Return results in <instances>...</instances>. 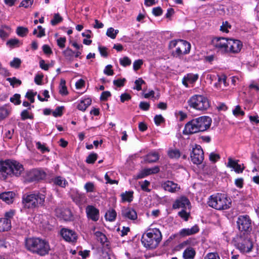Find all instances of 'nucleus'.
I'll return each instance as SVG.
<instances>
[{
	"label": "nucleus",
	"instance_id": "nucleus-1",
	"mask_svg": "<svg viewBox=\"0 0 259 259\" xmlns=\"http://www.w3.org/2000/svg\"><path fill=\"white\" fill-rule=\"evenodd\" d=\"M23 166L15 160L0 161V179L6 180L8 177H19L24 171Z\"/></svg>",
	"mask_w": 259,
	"mask_h": 259
},
{
	"label": "nucleus",
	"instance_id": "nucleus-2",
	"mask_svg": "<svg viewBox=\"0 0 259 259\" xmlns=\"http://www.w3.org/2000/svg\"><path fill=\"white\" fill-rule=\"evenodd\" d=\"M25 247L32 253L40 256L48 254L50 250L49 244L45 240L40 238L30 237L25 240Z\"/></svg>",
	"mask_w": 259,
	"mask_h": 259
},
{
	"label": "nucleus",
	"instance_id": "nucleus-3",
	"mask_svg": "<svg viewBox=\"0 0 259 259\" xmlns=\"http://www.w3.org/2000/svg\"><path fill=\"white\" fill-rule=\"evenodd\" d=\"M162 239L161 232L158 229H150L143 234L141 241L144 247L148 249H154Z\"/></svg>",
	"mask_w": 259,
	"mask_h": 259
},
{
	"label": "nucleus",
	"instance_id": "nucleus-4",
	"mask_svg": "<svg viewBox=\"0 0 259 259\" xmlns=\"http://www.w3.org/2000/svg\"><path fill=\"white\" fill-rule=\"evenodd\" d=\"M46 196L40 193L25 194L22 197V203L25 208L34 209L45 205Z\"/></svg>",
	"mask_w": 259,
	"mask_h": 259
},
{
	"label": "nucleus",
	"instance_id": "nucleus-5",
	"mask_svg": "<svg viewBox=\"0 0 259 259\" xmlns=\"http://www.w3.org/2000/svg\"><path fill=\"white\" fill-rule=\"evenodd\" d=\"M231 200L226 194L217 193L211 195L207 202L208 205L217 210H225L231 205Z\"/></svg>",
	"mask_w": 259,
	"mask_h": 259
},
{
	"label": "nucleus",
	"instance_id": "nucleus-6",
	"mask_svg": "<svg viewBox=\"0 0 259 259\" xmlns=\"http://www.w3.org/2000/svg\"><path fill=\"white\" fill-rule=\"evenodd\" d=\"M188 103L190 107L201 111L206 110L210 107L208 99L200 95L192 96L188 100Z\"/></svg>",
	"mask_w": 259,
	"mask_h": 259
},
{
	"label": "nucleus",
	"instance_id": "nucleus-7",
	"mask_svg": "<svg viewBox=\"0 0 259 259\" xmlns=\"http://www.w3.org/2000/svg\"><path fill=\"white\" fill-rule=\"evenodd\" d=\"M237 248L242 252H249L253 247L250 234H240L237 238Z\"/></svg>",
	"mask_w": 259,
	"mask_h": 259
},
{
	"label": "nucleus",
	"instance_id": "nucleus-8",
	"mask_svg": "<svg viewBox=\"0 0 259 259\" xmlns=\"http://www.w3.org/2000/svg\"><path fill=\"white\" fill-rule=\"evenodd\" d=\"M252 221L248 215H241L237 217L236 226L240 234H250L252 230Z\"/></svg>",
	"mask_w": 259,
	"mask_h": 259
},
{
	"label": "nucleus",
	"instance_id": "nucleus-9",
	"mask_svg": "<svg viewBox=\"0 0 259 259\" xmlns=\"http://www.w3.org/2000/svg\"><path fill=\"white\" fill-rule=\"evenodd\" d=\"M198 123L199 122L197 118L189 121L185 124L183 134L185 135H190L202 132Z\"/></svg>",
	"mask_w": 259,
	"mask_h": 259
},
{
	"label": "nucleus",
	"instance_id": "nucleus-10",
	"mask_svg": "<svg viewBox=\"0 0 259 259\" xmlns=\"http://www.w3.org/2000/svg\"><path fill=\"white\" fill-rule=\"evenodd\" d=\"M229 39L225 37H215L211 40V44L218 52L227 53Z\"/></svg>",
	"mask_w": 259,
	"mask_h": 259
},
{
	"label": "nucleus",
	"instance_id": "nucleus-11",
	"mask_svg": "<svg viewBox=\"0 0 259 259\" xmlns=\"http://www.w3.org/2000/svg\"><path fill=\"white\" fill-rule=\"evenodd\" d=\"M191 159L195 164H201L204 159V153L201 147L198 145H195L191 153Z\"/></svg>",
	"mask_w": 259,
	"mask_h": 259
},
{
	"label": "nucleus",
	"instance_id": "nucleus-12",
	"mask_svg": "<svg viewBox=\"0 0 259 259\" xmlns=\"http://www.w3.org/2000/svg\"><path fill=\"white\" fill-rule=\"evenodd\" d=\"M85 212L87 218L94 222H97L99 220V210L93 205H89L85 208Z\"/></svg>",
	"mask_w": 259,
	"mask_h": 259
},
{
	"label": "nucleus",
	"instance_id": "nucleus-13",
	"mask_svg": "<svg viewBox=\"0 0 259 259\" xmlns=\"http://www.w3.org/2000/svg\"><path fill=\"white\" fill-rule=\"evenodd\" d=\"M242 47V42L237 39H229L227 53H238Z\"/></svg>",
	"mask_w": 259,
	"mask_h": 259
},
{
	"label": "nucleus",
	"instance_id": "nucleus-14",
	"mask_svg": "<svg viewBox=\"0 0 259 259\" xmlns=\"http://www.w3.org/2000/svg\"><path fill=\"white\" fill-rule=\"evenodd\" d=\"M60 233L63 239L67 242H74L77 240L76 234L71 230L63 228L61 230Z\"/></svg>",
	"mask_w": 259,
	"mask_h": 259
},
{
	"label": "nucleus",
	"instance_id": "nucleus-15",
	"mask_svg": "<svg viewBox=\"0 0 259 259\" xmlns=\"http://www.w3.org/2000/svg\"><path fill=\"white\" fill-rule=\"evenodd\" d=\"M46 176V174L44 171L37 169H32L28 175L29 181L31 182L42 180L45 178Z\"/></svg>",
	"mask_w": 259,
	"mask_h": 259
},
{
	"label": "nucleus",
	"instance_id": "nucleus-16",
	"mask_svg": "<svg viewBox=\"0 0 259 259\" xmlns=\"http://www.w3.org/2000/svg\"><path fill=\"white\" fill-rule=\"evenodd\" d=\"M199 122V126H200L202 132L207 131L209 128L212 120L211 118L207 116H202L197 118Z\"/></svg>",
	"mask_w": 259,
	"mask_h": 259
},
{
	"label": "nucleus",
	"instance_id": "nucleus-17",
	"mask_svg": "<svg viewBox=\"0 0 259 259\" xmlns=\"http://www.w3.org/2000/svg\"><path fill=\"white\" fill-rule=\"evenodd\" d=\"M122 216L131 220H135L137 219V213L135 209L131 207H124L121 210Z\"/></svg>",
	"mask_w": 259,
	"mask_h": 259
},
{
	"label": "nucleus",
	"instance_id": "nucleus-18",
	"mask_svg": "<svg viewBox=\"0 0 259 259\" xmlns=\"http://www.w3.org/2000/svg\"><path fill=\"white\" fill-rule=\"evenodd\" d=\"M161 186L165 191L171 193L176 192L180 189L177 184L171 181H167L163 183Z\"/></svg>",
	"mask_w": 259,
	"mask_h": 259
},
{
	"label": "nucleus",
	"instance_id": "nucleus-19",
	"mask_svg": "<svg viewBox=\"0 0 259 259\" xmlns=\"http://www.w3.org/2000/svg\"><path fill=\"white\" fill-rule=\"evenodd\" d=\"M190 204L189 199L186 197H182L176 200L172 205L174 209L182 208L183 209H186Z\"/></svg>",
	"mask_w": 259,
	"mask_h": 259
},
{
	"label": "nucleus",
	"instance_id": "nucleus-20",
	"mask_svg": "<svg viewBox=\"0 0 259 259\" xmlns=\"http://www.w3.org/2000/svg\"><path fill=\"white\" fill-rule=\"evenodd\" d=\"M73 201L78 206H81L87 202V197L84 194L76 193L71 196Z\"/></svg>",
	"mask_w": 259,
	"mask_h": 259
},
{
	"label": "nucleus",
	"instance_id": "nucleus-21",
	"mask_svg": "<svg viewBox=\"0 0 259 259\" xmlns=\"http://www.w3.org/2000/svg\"><path fill=\"white\" fill-rule=\"evenodd\" d=\"M15 196V193L12 191L5 192L0 194V199L8 204L13 202Z\"/></svg>",
	"mask_w": 259,
	"mask_h": 259
},
{
	"label": "nucleus",
	"instance_id": "nucleus-22",
	"mask_svg": "<svg viewBox=\"0 0 259 259\" xmlns=\"http://www.w3.org/2000/svg\"><path fill=\"white\" fill-rule=\"evenodd\" d=\"M199 228L197 225H195L191 228H185L182 229L180 232V235L182 237L190 236L198 232Z\"/></svg>",
	"mask_w": 259,
	"mask_h": 259
},
{
	"label": "nucleus",
	"instance_id": "nucleus-23",
	"mask_svg": "<svg viewBox=\"0 0 259 259\" xmlns=\"http://www.w3.org/2000/svg\"><path fill=\"white\" fill-rule=\"evenodd\" d=\"M160 171V168L158 166H155L153 167L150 168H146L144 169L142 172L138 176V178H142L145 177V176L151 175V174H155L159 172Z\"/></svg>",
	"mask_w": 259,
	"mask_h": 259
},
{
	"label": "nucleus",
	"instance_id": "nucleus-24",
	"mask_svg": "<svg viewBox=\"0 0 259 259\" xmlns=\"http://www.w3.org/2000/svg\"><path fill=\"white\" fill-rule=\"evenodd\" d=\"M178 46L180 48L181 50H182L184 55L187 54L190 52L191 45L187 41L182 39L179 40V44Z\"/></svg>",
	"mask_w": 259,
	"mask_h": 259
},
{
	"label": "nucleus",
	"instance_id": "nucleus-25",
	"mask_svg": "<svg viewBox=\"0 0 259 259\" xmlns=\"http://www.w3.org/2000/svg\"><path fill=\"white\" fill-rule=\"evenodd\" d=\"M195 255V250L192 247H189L184 251L183 253V257L184 259H194Z\"/></svg>",
	"mask_w": 259,
	"mask_h": 259
},
{
	"label": "nucleus",
	"instance_id": "nucleus-26",
	"mask_svg": "<svg viewBox=\"0 0 259 259\" xmlns=\"http://www.w3.org/2000/svg\"><path fill=\"white\" fill-rule=\"evenodd\" d=\"M11 227L10 220L7 219H0V232L7 231Z\"/></svg>",
	"mask_w": 259,
	"mask_h": 259
},
{
	"label": "nucleus",
	"instance_id": "nucleus-27",
	"mask_svg": "<svg viewBox=\"0 0 259 259\" xmlns=\"http://www.w3.org/2000/svg\"><path fill=\"white\" fill-rule=\"evenodd\" d=\"M159 158V155L156 152L148 154L144 158L145 161L148 163L155 162Z\"/></svg>",
	"mask_w": 259,
	"mask_h": 259
},
{
	"label": "nucleus",
	"instance_id": "nucleus-28",
	"mask_svg": "<svg viewBox=\"0 0 259 259\" xmlns=\"http://www.w3.org/2000/svg\"><path fill=\"white\" fill-rule=\"evenodd\" d=\"M133 191H126L125 193H122L120 194L122 202H131L133 199Z\"/></svg>",
	"mask_w": 259,
	"mask_h": 259
},
{
	"label": "nucleus",
	"instance_id": "nucleus-29",
	"mask_svg": "<svg viewBox=\"0 0 259 259\" xmlns=\"http://www.w3.org/2000/svg\"><path fill=\"white\" fill-rule=\"evenodd\" d=\"M62 219L65 221H71L73 220V215L69 209H64L61 212Z\"/></svg>",
	"mask_w": 259,
	"mask_h": 259
},
{
	"label": "nucleus",
	"instance_id": "nucleus-30",
	"mask_svg": "<svg viewBox=\"0 0 259 259\" xmlns=\"http://www.w3.org/2000/svg\"><path fill=\"white\" fill-rule=\"evenodd\" d=\"M53 181L54 184L62 188H65L68 184V182L66 180L60 176L55 178L53 179Z\"/></svg>",
	"mask_w": 259,
	"mask_h": 259
},
{
	"label": "nucleus",
	"instance_id": "nucleus-31",
	"mask_svg": "<svg viewBox=\"0 0 259 259\" xmlns=\"http://www.w3.org/2000/svg\"><path fill=\"white\" fill-rule=\"evenodd\" d=\"M117 215V213L116 211L113 209H109L107 211V212L105 214V219L107 221L110 222H113L115 221L116 217Z\"/></svg>",
	"mask_w": 259,
	"mask_h": 259
},
{
	"label": "nucleus",
	"instance_id": "nucleus-32",
	"mask_svg": "<svg viewBox=\"0 0 259 259\" xmlns=\"http://www.w3.org/2000/svg\"><path fill=\"white\" fill-rule=\"evenodd\" d=\"M22 45V43L17 38H11L6 42V45L10 48L18 47Z\"/></svg>",
	"mask_w": 259,
	"mask_h": 259
},
{
	"label": "nucleus",
	"instance_id": "nucleus-33",
	"mask_svg": "<svg viewBox=\"0 0 259 259\" xmlns=\"http://www.w3.org/2000/svg\"><path fill=\"white\" fill-rule=\"evenodd\" d=\"M197 241L194 239H191L189 238V239L187 240L186 241H185L179 244L177 246L178 249H182L184 248L185 246H186L187 245H194L195 243H196Z\"/></svg>",
	"mask_w": 259,
	"mask_h": 259
},
{
	"label": "nucleus",
	"instance_id": "nucleus-34",
	"mask_svg": "<svg viewBox=\"0 0 259 259\" xmlns=\"http://www.w3.org/2000/svg\"><path fill=\"white\" fill-rule=\"evenodd\" d=\"M17 34L21 37H25L28 33L29 30L27 27L18 26L16 29Z\"/></svg>",
	"mask_w": 259,
	"mask_h": 259
},
{
	"label": "nucleus",
	"instance_id": "nucleus-35",
	"mask_svg": "<svg viewBox=\"0 0 259 259\" xmlns=\"http://www.w3.org/2000/svg\"><path fill=\"white\" fill-rule=\"evenodd\" d=\"M11 112L10 109L6 108V106L0 107V120H3L8 116Z\"/></svg>",
	"mask_w": 259,
	"mask_h": 259
},
{
	"label": "nucleus",
	"instance_id": "nucleus-36",
	"mask_svg": "<svg viewBox=\"0 0 259 259\" xmlns=\"http://www.w3.org/2000/svg\"><path fill=\"white\" fill-rule=\"evenodd\" d=\"M63 54L66 59L72 61L75 53L71 49L68 48L63 52Z\"/></svg>",
	"mask_w": 259,
	"mask_h": 259
},
{
	"label": "nucleus",
	"instance_id": "nucleus-37",
	"mask_svg": "<svg viewBox=\"0 0 259 259\" xmlns=\"http://www.w3.org/2000/svg\"><path fill=\"white\" fill-rule=\"evenodd\" d=\"M167 154L168 156L172 159H178L181 156L180 151L178 149L169 150Z\"/></svg>",
	"mask_w": 259,
	"mask_h": 259
},
{
	"label": "nucleus",
	"instance_id": "nucleus-38",
	"mask_svg": "<svg viewBox=\"0 0 259 259\" xmlns=\"http://www.w3.org/2000/svg\"><path fill=\"white\" fill-rule=\"evenodd\" d=\"M21 117L22 120H25L27 119H32L33 118V115L30 113L28 109H25L21 112Z\"/></svg>",
	"mask_w": 259,
	"mask_h": 259
},
{
	"label": "nucleus",
	"instance_id": "nucleus-39",
	"mask_svg": "<svg viewBox=\"0 0 259 259\" xmlns=\"http://www.w3.org/2000/svg\"><path fill=\"white\" fill-rule=\"evenodd\" d=\"M95 235L98 238V241H99L102 244H105V242H107V238L106 235L101 232L97 231L95 232Z\"/></svg>",
	"mask_w": 259,
	"mask_h": 259
},
{
	"label": "nucleus",
	"instance_id": "nucleus-40",
	"mask_svg": "<svg viewBox=\"0 0 259 259\" xmlns=\"http://www.w3.org/2000/svg\"><path fill=\"white\" fill-rule=\"evenodd\" d=\"M65 80L61 79L60 83V90L59 93L62 95H67L68 94V91L67 87L65 85Z\"/></svg>",
	"mask_w": 259,
	"mask_h": 259
},
{
	"label": "nucleus",
	"instance_id": "nucleus-41",
	"mask_svg": "<svg viewBox=\"0 0 259 259\" xmlns=\"http://www.w3.org/2000/svg\"><path fill=\"white\" fill-rule=\"evenodd\" d=\"M118 32V30H115L113 28L110 27L107 30L106 35L111 38L114 39Z\"/></svg>",
	"mask_w": 259,
	"mask_h": 259
},
{
	"label": "nucleus",
	"instance_id": "nucleus-42",
	"mask_svg": "<svg viewBox=\"0 0 259 259\" xmlns=\"http://www.w3.org/2000/svg\"><path fill=\"white\" fill-rule=\"evenodd\" d=\"M6 80L10 82L11 85H12L13 88L16 85H20L22 83L21 81L15 77H13L12 78H7Z\"/></svg>",
	"mask_w": 259,
	"mask_h": 259
},
{
	"label": "nucleus",
	"instance_id": "nucleus-43",
	"mask_svg": "<svg viewBox=\"0 0 259 259\" xmlns=\"http://www.w3.org/2000/svg\"><path fill=\"white\" fill-rule=\"evenodd\" d=\"M97 157L98 155L96 153H92L87 157L85 161L88 163L93 164L97 160Z\"/></svg>",
	"mask_w": 259,
	"mask_h": 259
},
{
	"label": "nucleus",
	"instance_id": "nucleus-44",
	"mask_svg": "<svg viewBox=\"0 0 259 259\" xmlns=\"http://www.w3.org/2000/svg\"><path fill=\"white\" fill-rule=\"evenodd\" d=\"M62 20L63 18L58 13L55 14L53 19L51 21V23L52 25L54 26L62 22Z\"/></svg>",
	"mask_w": 259,
	"mask_h": 259
},
{
	"label": "nucleus",
	"instance_id": "nucleus-45",
	"mask_svg": "<svg viewBox=\"0 0 259 259\" xmlns=\"http://www.w3.org/2000/svg\"><path fill=\"white\" fill-rule=\"evenodd\" d=\"M119 62L121 65L123 67L130 66L132 63L131 60L128 57H124L119 59Z\"/></svg>",
	"mask_w": 259,
	"mask_h": 259
},
{
	"label": "nucleus",
	"instance_id": "nucleus-46",
	"mask_svg": "<svg viewBox=\"0 0 259 259\" xmlns=\"http://www.w3.org/2000/svg\"><path fill=\"white\" fill-rule=\"evenodd\" d=\"M185 77V79H187V80L190 83H191L196 81L198 78V75L197 74H193L192 73L188 74Z\"/></svg>",
	"mask_w": 259,
	"mask_h": 259
},
{
	"label": "nucleus",
	"instance_id": "nucleus-47",
	"mask_svg": "<svg viewBox=\"0 0 259 259\" xmlns=\"http://www.w3.org/2000/svg\"><path fill=\"white\" fill-rule=\"evenodd\" d=\"M21 61L18 58H15L10 63V65L12 67L19 68L20 66Z\"/></svg>",
	"mask_w": 259,
	"mask_h": 259
},
{
	"label": "nucleus",
	"instance_id": "nucleus-48",
	"mask_svg": "<svg viewBox=\"0 0 259 259\" xmlns=\"http://www.w3.org/2000/svg\"><path fill=\"white\" fill-rule=\"evenodd\" d=\"M10 101L17 105L20 104V95L18 94H15L12 97L10 98Z\"/></svg>",
	"mask_w": 259,
	"mask_h": 259
},
{
	"label": "nucleus",
	"instance_id": "nucleus-49",
	"mask_svg": "<svg viewBox=\"0 0 259 259\" xmlns=\"http://www.w3.org/2000/svg\"><path fill=\"white\" fill-rule=\"evenodd\" d=\"M233 113L236 117L239 115L243 116L245 114L244 112L241 110L239 105H237L235 107V109L233 110Z\"/></svg>",
	"mask_w": 259,
	"mask_h": 259
},
{
	"label": "nucleus",
	"instance_id": "nucleus-50",
	"mask_svg": "<svg viewBox=\"0 0 259 259\" xmlns=\"http://www.w3.org/2000/svg\"><path fill=\"white\" fill-rule=\"evenodd\" d=\"M34 0H23L22 1L19 7H24L25 8H28L31 6L33 3Z\"/></svg>",
	"mask_w": 259,
	"mask_h": 259
},
{
	"label": "nucleus",
	"instance_id": "nucleus-51",
	"mask_svg": "<svg viewBox=\"0 0 259 259\" xmlns=\"http://www.w3.org/2000/svg\"><path fill=\"white\" fill-rule=\"evenodd\" d=\"M145 83L144 80L142 78H140L136 80L135 81L136 87L134 89L137 91H141L142 90L141 85Z\"/></svg>",
	"mask_w": 259,
	"mask_h": 259
},
{
	"label": "nucleus",
	"instance_id": "nucleus-52",
	"mask_svg": "<svg viewBox=\"0 0 259 259\" xmlns=\"http://www.w3.org/2000/svg\"><path fill=\"white\" fill-rule=\"evenodd\" d=\"M84 189L87 192H93L95 191V186L93 183L88 182L84 185Z\"/></svg>",
	"mask_w": 259,
	"mask_h": 259
},
{
	"label": "nucleus",
	"instance_id": "nucleus-53",
	"mask_svg": "<svg viewBox=\"0 0 259 259\" xmlns=\"http://www.w3.org/2000/svg\"><path fill=\"white\" fill-rule=\"evenodd\" d=\"M204 259H220V257L217 252H210L206 255Z\"/></svg>",
	"mask_w": 259,
	"mask_h": 259
},
{
	"label": "nucleus",
	"instance_id": "nucleus-54",
	"mask_svg": "<svg viewBox=\"0 0 259 259\" xmlns=\"http://www.w3.org/2000/svg\"><path fill=\"white\" fill-rule=\"evenodd\" d=\"M143 63V61L141 59H139L134 61L133 63V69L135 71L139 70Z\"/></svg>",
	"mask_w": 259,
	"mask_h": 259
},
{
	"label": "nucleus",
	"instance_id": "nucleus-55",
	"mask_svg": "<svg viewBox=\"0 0 259 259\" xmlns=\"http://www.w3.org/2000/svg\"><path fill=\"white\" fill-rule=\"evenodd\" d=\"M112 66L111 65H107L104 70V74L108 76L113 75L114 74V71L112 69Z\"/></svg>",
	"mask_w": 259,
	"mask_h": 259
},
{
	"label": "nucleus",
	"instance_id": "nucleus-56",
	"mask_svg": "<svg viewBox=\"0 0 259 259\" xmlns=\"http://www.w3.org/2000/svg\"><path fill=\"white\" fill-rule=\"evenodd\" d=\"M36 146L37 148L40 150V151L43 153H45L46 152L49 151V149L47 147H46L44 145L41 144L40 142H36Z\"/></svg>",
	"mask_w": 259,
	"mask_h": 259
},
{
	"label": "nucleus",
	"instance_id": "nucleus-57",
	"mask_svg": "<svg viewBox=\"0 0 259 259\" xmlns=\"http://www.w3.org/2000/svg\"><path fill=\"white\" fill-rule=\"evenodd\" d=\"M154 120L157 125H159L161 123L164 122V119L161 115H156L154 117Z\"/></svg>",
	"mask_w": 259,
	"mask_h": 259
},
{
	"label": "nucleus",
	"instance_id": "nucleus-58",
	"mask_svg": "<svg viewBox=\"0 0 259 259\" xmlns=\"http://www.w3.org/2000/svg\"><path fill=\"white\" fill-rule=\"evenodd\" d=\"M36 92L33 93L32 92H27L26 94L25 97L29 100L31 103L34 102V96L36 95Z\"/></svg>",
	"mask_w": 259,
	"mask_h": 259
},
{
	"label": "nucleus",
	"instance_id": "nucleus-59",
	"mask_svg": "<svg viewBox=\"0 0 259 259\" xmlns=\"http://www.w3.org/2000/svg\"><path fill=\"white\" fill-rule=\"evenodd\" d=\"M238 163V160H234L232 159L231 157L228 158V162L227 164V166L230 168H234L236 167V165Z\"/></svg>",
	"mask_w": 259,
	"mask_h": 259
},
{
	"label": "nucleus",
	"instance_id": "nucleus-60",
	"mask_svg": "<svg viewBox=\"0 0 259 259\" xmlns=\"http://www.w3.org/2000/svg\"><path fill=\"white\" fill-rule=\"evenodd\" d=\"M63 107L59 106L57 107L55 110L53 112V115L54 117L60 116L62 115V110Z\"/></svg>",
	"mask_w": 259,
	"mask_h": 259
},
{
	"label": "nucleus",
	"instance_id": "nucleus-61",
	"mask_svg": "<svg viewBox=\"0 0 259 259\" xmlns=\"http://www.w3.org/2000/svg\"><path fill=\"white\" fill-rule=\"evenodd\" d=\"M171 55L174 57L181 58L184 55V54L182 53V50H181L180 48L178 46L176 51L172 52Z\"/></svg>",
	"mask_w": 259,
	"mask_h": 259
},
{
	"label": "nucleus",
	"instance_id": "nucleus-62",
	"mask_svg": "<svg viewBox=\"0 0 259 259\" xmlns=\"http://www.w3.org/2000/svg\"><path fill=\"white\" fill-rule=\"evenodd\" d=\"M125 81L126 80L125 78L118 79L117 80H114L113 83L114 85L117 86V87H122L124 86Z\"/></svg>",
	"mask_w": 259,
	"mask_h": 259
},
{
	"label": "nucleus",
	"instance_id": "nucleus-63",
	"mask_svg": "<svg viewBox=\"0 0 259 259\" xmlns=\"http://www.w3.org/2000/svg\"><path fill=\"white\" fill-rule=\"evenodd\" d=\"M220 158L219 154L214 153H211L209 156V160L213 162H217Z\"/></svg>",
	"mask_w": 259,
	"mask_h": 259
},
{
	"label": "nucleus",
	"instance_id": "nucleus-64",
	"mask_svg": "<svg viewBox=\"0 0 259 259\" xmlns=\"http://www.w3.org/2000/svg\"><path fill=\"white\" fill-rule=\"evenodd\" d=\"M139 108L144 111H147L150 108V104L146 102H141L139 104Z\"/></svg>",
	"mask_w": 259,
	"mask_h": 259
}]
</instances>
